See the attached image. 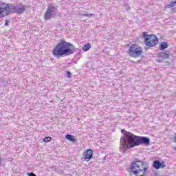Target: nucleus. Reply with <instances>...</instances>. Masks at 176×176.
Wrapping results in <instances>:
<instances>
[{
    "label": "nucleus",
    "instance_id": "nucleus-1",
    "mask_svg": "<svg viewBox=\"0 0 176 176\" xmlns=\"http://www.w3.org/2000/svg\"><path fill=\"white\" fill-rule=\"evenodd\" d=\"M74 53H75V45L65 40L58 42L52 50V56L56 58L71 56Z\"/></svg>",
    "mask_w": 176,
    "mask_h": 176
},
{
    "label": "nucleus",
    "instance_id": "nucleus-2",
    "mask_svg": "<svg viewBox=\"0 0 176 176\" xmlns=\"http://www.w3.org/2000/svg\"><path fill=\"white\" fill-rule=\"evenodd\" d=\"M121 133H123L124 135L120 138V147L121 152H126L127 149L133 148V134L130 132L122 129Z\"/></svg>",
    "mask_w": 176,
    "mask_h": 176
},
{
    "label": "nucleus",
    "instance_id": "nucleus-3",
    "mask_svg": "<svg viewBox=\"0 0 176 176\" xmlns=\"http://www.w3.org/2000/svg\"><path fill=\"white\" fill-rule=\"evenodd\" d=\"M133 173L135 176H146L148 174V168L141 161H135L133 163Z\"/></svg>",
    "mask_w": 176,
    "mask_h": 176
},
{
    "label": "nucleus",
    "instance_id": "nucleus-4",
    "mask_svg": "<svg viewBox=\"0 0 176 176\" xmlns=\"http://www.w3.org/2000/svg\"><path fill=\"white\" fill-rule=\"evenodd\" d=\"M143 36L145 38L144 42L145 44L148 47H153L159 43V39L155 34H147L146 32H144L142 33Z\"/></svg>",
    "mask_w": 176,
    "mask_h": 176
},
{
    "label": "nucleus",
    "instance_id": "nucleus-5",
    "mask_svg": "<svg viewBox=\"0 0 176 176\" xmlns=\"http://www.w3.org/2000/svg\"><path fill=\"white\" fill-rule=\"evenodd\" d=\"M12 13V8L10 4L1 3H0V19H3L6 16H9Z\"/></svg>",
    "mask_w": 176,
    "mask_h": 176
},
{
    "label": "nucleus",
    "instance_id": "nucleus-6",
    "mask_svg": "<svg viewBox=\"0 0 176 176\" xmlns=\"http://www.w3.org/2000/svg\"><path fill=\"white\" fill-rule=\"evenodd\" d=\"M57 11V8L54 4H49L47 10L44 14V19L45 20H50L52 16H56V12Z\"/></svg>",
    "mask_w": 176,
    "mask_h": 176
},
{
    "label": "nucleus",
    "instance_id": "nucleus-7",
    "mask_svg": "<svg viewBox=\"0 0 176 176\" xmlns=\"http://www.w3.org/2000/svg\"><path fill=\"white\" fill-rule=\"evenodd\" d=\"M144 51L142 50V47L138 45H133V57L135 58L142 57Z\"/></svg>",
    "mask_w": 176,
    "mask_h": 176
},
{
    "label": "nucleus",
    "instance_id": "nucleus-8",
    "mask_svg": "<svg viewBox=\"0 0 176 176\" xmlns=\"http://www.w3.org/2000/svg\"><path fill=\"white\" fill-rule=\"evenodd\" d=\"M94 152L91 149H87L83 153V158L85 162H90L93 159Z\"/></svg>",
    "mask_w": 176,
    "mask_h": 176
},
{
    "label": "nucleus",
    "instance_id": "nucleus-9",
    "mask_svg": "<svg viewBox=\"0 0 176 176\" xmlns=\"http://www.w3.org/2000/svg\"><path fill=\"white\" fill-rule=\"evenodd\" d=\"M153 167L155 170H159L160 168H164V167H166V163L164 162V161L160 162L159 160H155L153 162Z\"/></svg>",
    "mask_w": 176,
    "mask_h": 176
},
{
    "label": "nucleus",
    "instance_id": "nucleus-10",
    "mask_svg": "<svg viewBox=\"0 0 176 176\" xmlns=\"http://www.w3.org/2000/svg\"><path fill=\"white\" fill-rule=\"evenodd\" d=\"M139 145H141V137L133 135V146H138Z\"/></svg>",
    "mask_w": 176,
    "mask_h": 176
},
{
    "label": "nucleus",
    "instance_id": "nucleus-11",
    "mask_svg": "<svg viewBox=\"0 0 176 176\" xmlns=\"http://www.w3.org/2000/svg\"><path fill=\"white\" fill-rule=\"evenodd\" d=\"M151 140L148 139L146 137H141V145L144 144V145H149Z\"/></svg>",
    "mask_w": 176,
    "mask_h": 176
},
{
    "label": "nucleus",
    "instance_id": "nucleus-12",
    "mask_svg": "<svg viewBox=\"0 0 176 176\" xmlns=\"http://www.w3.org/2000/svg\"><path fill=\"white\" fill-rule=\"evenodd\" d=\"M66 140H68L70 141V142H73V144H75L76 142V139L72 135L67 134L65 135Z\"/></svg>",
    "mask_w": 176,
    "mask_h": 176
},
{
    "label": "nucleus",
    "instance_id": "nucleus-13",
    "mask_svg": "<svg viewBox=\"0 0 176 176\" xmlns=\"http://www.w3.org/2000/svg\"><path fill=\"white\" fill-rule=\"evenodd\" d=\"M168 47V44L166 42H162L160 45V50H164V49H167Z\"/></svg>",
    "mask_w": 176,
    "mask_h": 176
},
{
    "label": "nucleus",
    "instance_id": "nucleus-14",
    "mask_svg": "<svg viewBox=\"0 0 176 176\" xmlns=\"http://www.w3.org/2000/svg\"><path fill=\"white\" fill-rule=\"evenodd\" d=\"M91 48V45L89 43H87L84 45L82 50L84 52H87V51L90 50Z\"/></svg>",
    "mask_w": 176,
    "mask_h": 176
},
{
    "label": "nucleus",
    "instance_id": "nucleus-15",
    "mask_svg": "<svg viewBox=\"0 0 176 176\" xmlns=\"http://www.w3.org/2000/svg\"><path fill=\"white\" fill-rule=\"evenodd\" d=\"M24 10H25V8H24V6H22L21 8H18L16 9V12L21 14L23 13Z\"/></svg>",
    "mask_w": 176,
    "mask_h": 176
},
{
    "label": "nucleus",
    "instance_id": "nucleus-16",
    "mask_svg": "<svg viewBox=\"0 0 176 176\" xmlns=\"http://www.w3.org/2000/svg\"><path fill=\"white\" fill-rule=\"evenodd\" d=\"M175 3H176V0H175L174 1H172L170 4L167 6L168 9H170V8H174V6H175Z\"/></svg>",
    "mask_w": 176,
    "mask_h": 176
},
{
    "label": "nucleus",
    "instance_id": "nucleus-17",
    "mask_svg": "<svg viewBox=\"0 0 176 176\" xmlns=\"http://www.w3.org/2000/svg\"><path fill=\"white\" fill-rule=\"evenodd\" d=\"M43 141L44 142H50V141H52V137H50V136L45 137V138H44L43 139Z\"/></svg>",
    "mask_w": 176,
    "mask_h": 176
},
{
    "label": "nucleus",
    "instance_id": "nucleus-18",
    "mask_svg": "<svg viewBox=\"0 0 176 176\" xmlns=\"http://www.w3.org/2000/svg\"><path fill=\"white\" fill-rule=\"evenodd\" d=\"M127 170L129 171V173H132L133 172V165H131L130 166V168L127 169Z\"/></svg>",
    "mask_w": 176,
    "mask_h": 176
},
{
    "label": "nucleus",
    "instance_id": "nucleus-19",
    "mask_svg": "<svg viewBox=\"0 0 176 176\" xmlns=\"http://www.w3.org/2000/svg\"><path fill=\"white\" fill-rule=\"evenodd\" d=\"M129 53L130 56L133 55V48L131 47L129 49Z\"/></svg>",
    "mask_w": 176,
    "mask_h": 176
},
{
    "label": "nucleus",
    "instance_id": "nucleus-20",
    "mask_svg": "<svg viewBox=\"0 0 176 176\" xmlns=\"http://www.w3.org/2000/svg\"><path fill=\"white\" fill-rule=\"evenodd\" d=\"M28 176H36V175L32 173H29L27 174Z\"/></svg>",
    "mask_w": 176,
    "mask_h": 176
},
{
    "label": "nucleus",
    "instance_id": "nucleus-21",
    "mask_svg": "<svg viewBox=\"0 0 176 176\" xmlns=\"http://www.w3.org/2000/svg\"><path fill=\"white\" fill-rule=\"evenodd\" d=\"M67 78H71V72H67Z\"/></svg>",
    "mask_w": 176,
    "mask_h": 176
},
{
    "label": "nucleus",
    "instance_id": "nucleus-22",
    "mask_svg": "<svg viewBox=\"0 0 176 176\" xmlns=\"http://www.w3.org/2000/svg\"><path fill=\"white\" fill-rule=\"evenodd\" d=\"M5 25H9V21L8 20L5 21Z\"/></svg>",
    "mask_w": 176,
    "mask_h": 176
},
{
    "label": "nucleus",
    "instance_id": "nucleus-23",
    "mask_svg": "<svg viewBox=\"0 0 176 176\" xmlns=\"http://www.w3.org/2000/svg\"><path fill=\"white\" fill-rule=\"evenodd\" d=\"M173 140H175V142L176 144V133H175V136L173 137Z\"/></svg>",
    "mask_w": 176,
    "mask_h": 176
},
{
    "label": "nucleus",
    "instance_id": "nucleus-24",
    "mask_svg": "<svg viewBox=\"0 0 176 176\" xmlns=\"http://www.w3.org/2000/svg\"><path fill=\"white\" fill-rule=\"evenodd\" d=\"M173 149H174L175 151H176V146H174V147H173Z\"/></svg>",
    "mask_w": 176,
    "mask_h": 176
}]
</instances>
